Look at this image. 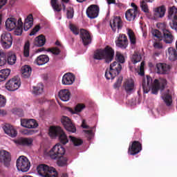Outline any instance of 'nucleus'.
I'll return each instance as SVG.
<instances>
[{
    "mask_svg": "<svg viewBox=\"0 0 177 177\" xmlns=\"http://www.w3.org/2000/svg\"><path fill=\"white\" fill-rule=\"evenodd\" d=\"M157 27H158L160 30H162L163 37L161 32L157 29L153 31L152 35L160 41L163 39L164 42L166 44H172V42H174V36L172 35V33L168 29H167V25L165 23L158 24H157Z\"/></svg>",
    "mask_w": 177,
    "mask_h": 177,
    "instance_id": "obj_3",
    "label": "nucleus"
},
{
    "mask_svg": "<svg viewBox=\"0 0 177 177\" xmlns=\"http://www.w3.org/2000/svg\"><path fill=\"white\" fill-rule=\"evenodd\" d=\"M15 35H21L23 34V21L21 18H19L17 21V28L14 31Z\"/></svg>",
    "mask_w": 177,
    "mask_h": 177,
    "instance_id": "obj_37",
    "label": "nucleus"
},
{
    "mask_svg": "<svg viewBox=\"0 0 177 177\" xmlns=\"http://www.w3.org/2000/svg\"><path fill=\"white\" fill-rule=\"evenodd\" d=\"M16 23H17V20L16 19L8 18L6 21V28L8 31H12V30H15V28L17 27Z\"/></svg>",
    "mask_w": 177,
    "mask_h": 177,
    "instance_id": "obj_25",
    "label": "nucleus"
},
{
    "mask_svg": "<svg viewBox=\"0 0 177 177\" xmlns=\"http://www.w3.org/2000/svg\"><path fill=\"white\" fill-rule=\"evenodd\" d=\"M122 76H120L116 82L113 84L114 89H119L120 86H121V84H122Z\"/></svg>",
    "mask_w": 177,
    "mask_h": 177,
    "instance_id": "obj_49",
    "label": "nucleus"
},
{
    "mask_svg": "<svg viewBox=\"0 0 177 177\" xmlns=\"http://www.w3.org/2000/svg\"><path fill=\"white\" fill-rule=\"evenodd\" d=\"M108 5H111V3L115 4V0H106Z\"/></svg>",
    "mask_w": 177,
    "mask_h": 177,
    "instance_id": "obj_60",
    "label": "nucleus"
},
{
    "mask_svg": "<svg viewBox=\"0 0 177 177\" xmlns=\"http://www.w3.org/2000/svg\"><path fill=\"white\" fill-rule=\"evenodd\" d=\"M32 142H34L32 138H20L15 141L16 145H19V146H31Z\"/></svg>",
    "mask_w": 177,
    "mask_h": 177,
    "instance_id": "obj_23",
    "label": "nucleus"
},
{
    "mask_svg": "<svg viewBox=\"0 0 177 177\" xmlns=\"http://www.w3.org/2000/svg\"><path fill=\"white\" fill-rule=\"evenodd\" d=\"M24 56L28 57L30 56V45H24Z\"/></svg>",
    "mask_w": 177,
    "mask_h": 177,
    "instance_id": "obj_51",
    "label": "nucleus"
},
{
    "mask_svg": "<svg viewBox=\"0 0 177 177\" xmlns=\"http://www.w3.org/2000/svg\"><path fill=\"white\" fill-rule=\"evenodd\" d=\"M54 160H57V164L59 167H67V161L68 160L67 158L64 157L62 156L60 158H57V159H54Z\"/></svg>",
    "mask_w": 177,
    "mask_h": 177,
    "instance_id": "obj_38",
    "label": "nucleus"
},
{
    "mask_svg": "<svg viewBox=\"0 0 177 177\" xmlns=\"http://www.w3.org/2000/svg\"><path fill=\"white\" fill-rule=\"evenodd\" d=\"M114 49L110 46H106L104 48L97 49L94 52L93 59L95 60H105V63H111L114 59Z\"/></svg>",
    "mask_w": 177,
    "mask_h": 177,
    "instance_id": "obj_4",
    "label": "nucleus"
},
{
    "mask_svg": "<svg viewBox=\"0 0 177 177\" xmlns=\"http://www.w3.org/2000/svg\"><path fill=\"white\" fill-rule=\"evenodd\" d=\"M39 30H41V26H39V25L35 26V27H34L33 29L31 30L29 35L30 37H32V35H35V34H37V32H38V31H39Z\"/></svg>",
    "mask_w": 177,
    "mask_h": 177,
    "instance_id": "obj_52",
    "label": "nucleus"
},
{
    "mask_svg": "<svg viewBox=\"0 0 177 177\" xmlns=\"http://www.w3.org/2000/svg\"><path fill=\"white\" fill-rule=\"evenodd\" d=\"M166 106L169 107L171 104H172V94H171V91L167 90L166 93H165L162 96Z\"/></svg>",
    "mask_w": 177,
    "mask_h": 177,
    "instance_id": "obj_30",
    "label": "nucleus"
},
{
    "mask_svg": "<svg viewBox=\"0 0 177 177\" xmlns=\"http://www.w3.org/2000/svg\"><path fill=\"white\" fill-rule=\"evenodd\" d=\"M21 127H24V128H28V120L21 119Z\"/></svg>",
    "mask_w": 177,
    "mask_h": 177,
    "instance_id": "obj_54",
    "label": "nucleus"
},
{
    "mask_svg": "<svg viewBox=\"0 0 177 177\" xmlns=\"http://www.w3.org/2000/svg\"><path fill=\"white\" fill-rule=\"evenodd\" d=\"M45 50H46L47 52H50L51 53H53V55H55L56 56H57V55L60 54V49H59L57 47H55L53 48H48L46 50V48H45L44 47H41L39 49L37 50V52H45Z\"/></svg>",
    "mask_w": 177,
    "mask_h": 177,
    "instance_id": "obj_33",
    "label": "nucleus"
},
{
    "mask_svg": "<svg viewBox=\"0 0 177 177\" xmlns=\"http://www.w3.org/2000/svg\"><path fill=\"white\" fill-rule=\"evenodd\" d=\"M17 60V57H16V54L15 53L10 52L7 55V63L10 66H13L16 64V61Z\"/></svg>",
    "mask_w": 177,
    "mask_h": 177,
    "instance_id": "obj_31",
    "label": "nucleus"
},
{
    "mask_svg": "<svg viewBox=\"0 0 177 177\" xmlns=\"http://www.w3.org/2000/svg\"><path fill=\"white\" fill-rule=\"evenodd\" d=\"M80 38L82 39L84 45H90V44H92V36H91L89 31L85 29L80 30Z\"/></svg>",
    "mask_w": 177,
    "mask_h": 177,
    "instance_id": "obj_15",
    "label": "nucleus"
},
{
    "mask_svg": "<svg viewBox=\"0 0 177 177\" xmlns=\"http://www.w3.org/2000/svg\"><path fill=\"white\" fill-rule=\"evenodd\" d=\"M171 66L165 63H158L156 64V71L158 74H168Z\"/></svg>",
    "mask_w": 177,
    "mask_h": 177,
    "instance_id": "obj_16",
    "label": "nucleus"
},
{
    "mask_svg": "<svg viewBox=\"0 0 177 177\" xmlns=\"http://www.w3.org/2000/svg\"><path fill=\"white\" fill-rule=\"evenodd\" d=\"M10 75V69H2L0 71V82L6 81V78Z\"/></svg>",
    "mask_w": 177,
    "mask_h": 177,
    "instance_id": "obj_35",
    "label": "nucleus"
},
{
    "mask_svg": "<svg viewBox=\"0 0 177 177\" xmlns=\"http://www.w3.org/2000/svg\"><path fill=\"white\" fill-rule=\"evenodd\" d=\"M6 54L3 52H0V66L6 64Z\"/></svg>",
    "mask_w": 177,
    "mask_h": 177,
    "instance_id": "obj_48",
    "label": "nucleus"
},
{
    "mask_svg": "<svg viewBox=\"0 0 177 177\" xmlns=\"http://www.w3.org/2000/svg\"><path fill=\"white\" fill-rule=\"evenodd\" d=\"M75 81V76L71 73H66L62 77L63 85H73Z\"/></svg>",
    "mask_w": 177,
    "mask_h": 177,
    "instance_id": "obj_18",
    "label": "nucleus"
},
{
    "mask_svg": "<svg viewBox=\"0 0 177 177\" xmlns=\"http://www.w3.org/2000/svg\"><path fill=\"white\" fill-rule=\"evenodd\" d=\"M139 75H141L142 77H143V75H145V69H140V68Z\"/></svg>",
    "mask_w": 177,
    "mask_h": 177,
    "instance_id": "obj_61",
    "label": "nucleus"
},
{
    "mask_svg": "<svg viewBox=\"0 0 177 177\" xmlns=\"http://www.w3.org/2000/svg\"><path fill=\"white\" fill-rule=\"evenodd\" d=\"M1 42L3 45H12L13 44V38L10 33H6L1 35Z\"/></svg>",
    "mask_w": 177,
    "mask_h": 177,
    "instance_id": "obj_28",
    "label": "nucleus"
},
{
    "mask_svg": "<svg viewBox=\"0 0 177 177\" xmlns=\"http://www.w3.org/2000/svg\"><path fill=\"white\" fill-rule=\"evenodd\" d=\"M167 9L165 8V6H161L154 9V17L156 19H162L164 16H165V12Z\"/></svg>",
    "mask_w": 177,
    "mask_h": 177,
    "instance_id": "obj_22",
    "label": "nucleus"
},
{
    "mask_svg": "<svg viewBox=\"0 0 177 177\" xmlns=\"http://www.w3.org/2000/svg\"><path fill=\"white\" fill-rule=\"evenodd\" d=\"M30 160L24 156H20L17 160V168L18 171H21V172H28L30 169Z\"/></svg>",
    "mask_w": 177,
    "mask_h": 177,
    "instance_id": "obj_8",
    "label": "nucleus"
},
{
    "mask_svg": "<svg viewBox=\"0 0 177 177\" xmlns=\"http://www.w3.org/2000/svg\"><path fill=\"white\" fill-rule=\"evenodd\" d=\"M6 105V98L0 94V107H5Z\"/></svg>",
    "mask_w": 177,
    "mask_h": 177,
    "instance_id": "obj_53",
    "label": "nucleus"
},
{
    "mask_svg": "<svg viewBox=\"0 0 177 177\" xmlns=\"http://www.w3.org/2000/svg\"><path fill=\"white\" fill-rule=\"evenodd\" d=\"M66 153V149L60 143L56 144L48 152V156L52 160H57L63 157Z\"/></svg>",
    "mask_w": 177,
    "mask_h": 177,
    "instance_id": "obj_7",
    "label": "nucleus"
},
{
    "mask_svg": "<svg viewBox=\"0 0 177 177\" xmlns=\"http://www.w3.org/2000/svg\"><path fill=\"white\" fill-rule=\"evenodd\" d=\"M0 115H6V111L3 110V109H0Z\"/></svg>",
    "mask_w": 177,
    "mask_h": 177,
    "instance_id": "obj_58",
    "label": "nucleus"
},
{
    "mask_svg": "<svg viewBox=\"0 0 177 177\" xmlns=\"http://www.w3.org/2000/svg\"><path fill=\"white\" fill-rule=\"evenodd\" d=\"M69 28L71 31L73 32V34H74V35H80V28H78V26L73 24H70Z\"/></svg>",
    "mask_w": 177,
    "mask_h": 177,
    "instance_id": "obj_47",
    "label": "nucleus"
},
{
    "mask_svg": "<svg viewBox=\"0 0 177 177\" xmlns=\"http://www.w3.org/2000/svg\"><path fill=\"white\" fill-rule=\"evenodd\" d=\"M147 2L145 1H141L140 3V6L141 8V10L144 13H149L150 12V10L149 9V5H147Z\"/></svg>",
    "mask_w": 177,
    "mask_h": 177,
    "instance_id": "obj_44",
    "label": "nucleus"
},
{
    "mask_svg": "<svg viewBox=\"0 0 177 177\" xmlns=\"http://www.w3.org/2000/svg\"><path fill=\"white\" fill-rule=\"evenodd\" d=\"M34 95H41L44 92V84L39 83L36 86H33Z\"/></svg>",
    "mask_w": 177,
    "mask_h": 177,
    "instance_id": "obj_40",
    "label": "nucleus"
},
{
    "mask_svg": "<svg viewBox=\"0 0 177 177\" xmlns=\"http://www.w3.org/2000/svg\"><path fill=\"white\" fill-rule=\"evenodd\" d=\"M127 35L131 45H135L136 44V37L135 36V32H133V30L129 29L127 31Z\"/></svg>",
    "mask_w": 177,
    "mask_h": 177,
    "instance_id": "obj_39",
    "label": "nucleus"
},
{
    "mask_svg": "<svg viewBox=\"0 0 177 177\" xmlns=\"http://www.w3.org/2000/svg\"><path fill=\"white\" fill-rule=\"evenodd\" d=\"M69 138L71 140V142L74 145V146H81L82 143H84V140L80 138H77L73 136H70Z\"/></svg>",
    "mask_w": 177,
    "mask_h": 177,
    "instance_id": "obj_42",
    "label": "nucleus"
},
{
    "mask_svg": "<svg viewBox=\"0 0 177 177\" xmlns=\"http://www.w3.org/2000/svg\"><path fill=\"white\" fill-rule=\"evenodd\" d=\"M84 108H85V104H77L75 107V110H73L71 108H68V110L69 113H71V114H77V113H81V111H82L83 109Z\"/></svg>",
    "mask_w": 177,
    "mask_h": 177,
    "instance_id": "obj_36",
    "label": "nucleus"
},
{
    "mask_svg": "<svg viewBox=\"0 0 177 177\" xmlns=\"http://www.w3.org/2000/svg\"><path fill=\"white\" fill-rule=\"evenodd\" d=\"M155 49H162V45H153Z\"/></svg>",
    "mask_w": 177,
    "mask_h": 177,
    "instance_id": "obj_63",
    "label": "nucleus"
},
{
    "mask_svg": "<svg viewBox=\"0 0 177 177\" xmlns=\"http://www.w3.org/2000/svg\"><path fill=\"white\" fill-rule=\"evenodd\" d=\"M116 45H128V37L124 34H120L115 41Z\"/></svg>",
    "mask_w": 177,
    "mask_h": 177,
    "instance_id": "obj_32",
    "label": "nucleus"
},
{
    "mask_svg": "<svg viewBox=\"0 0 177 177\" xmlns=\"http://www.w3.org/2000/svg\"><path fill=\"white\" fill-rule=\"evenodd\" d=\"M138 15V12L136 9H129L125 12V17L127 21H133Z\"/></svg>",
    "mask_w": 177,
    "mask_h": 177,
    "instance_id": "obj_26",
    "label": "nucleus"
},
{
    "mask_svg": "<svg viewBox=\"0 0 177 177\" xmlns=\"http://www.w3.org/2000/svg\"><path fill=\"white\" fill-rule=\"evenodd\" d=\"M34 26V17L32 14H30L26 19L24 24V31H28L31 27Z\"/></svg>",
    "mask_w": 177,
    "mask_h": 177,
    "instance_id": "obj_21",
    "label": "nucleus"
},
{
    "mask_svg": "<svg viewBox=\"0 0 177 177\" xmlns=\"http://www.w3.org/2000/svg\"><path fill=\"white\" fill-rule=\"evenodd\" d=\"M86 135H88V138H92L93 136V131L92 130L84 131Z\"/></svg>",
    "mask_w": 177,
    "mask_h": 177,
    "instance_id": "obj_56",
    "label": "nucleus"
},
{
    "mask_svg": "<svg viewBox=\"0 0 177 177\" xmlns=\"http://www.w3.org/2000/svg\"><path fill=\"white\" fill-rule=\"evenodd\" d=\"M127 93L131 94L133 89H135V82L132 79H127L123 84Z\"/></svg>",
    "mask_w": 177,
    "mask_h": 177,
    "instance_id": "obj_19",
    "label": "nucleus"
},
{
    "mask_svg": "<svg viewBox=\"0 0 177 177\" xmlns=\"http://www.w3.org/2000/svg\"><path fill=\"white\" fill-rule=\"evenodd\" d=\"M131 6L133 8V9L136 10V12H138V6L135 3H131Z\"/></svg>",
    "mask_w": 177,
    "mask_h": 177,
    "instance_id": "obj_59",
    "label": "nucleus"
},
{
    "mask_svg": "<svg viewBox=\"0 0 177 177\" xmlns=\"http://www.w3.org/2000/svg\"><path fill=\"white\" fill-rule=\"evenodd\" d=\"M8 3V0H0V10Z\"/></svg>",
    "mask_w": 177,
    "mask_h": 177,
    "instance_id": "obj_55",
    "label": "nucleus"
},
{
    "mask_svg": "<svg viewBox=\"0 0 177 177\" xmlns=\"http://www.w3.org/2000/svg\"><path fill=\"white\" fill-rule=\"evenodd\" d=\"M37 172L40 176L43 177H57V171L53 167H50L46 165H39L37 168Z\"/></svg>",
    "mask_w": 177,
    "mask_h": 177,
    "instance_id": "obj_6",
    "label": "nucleus"
},
{
    "mask_svg": "<svg viewBox=\"0 0 177 177\" xmlns=\"http://www.w3.org/2000/svg\"><path fill=\"white\" fill-rule=\"evenodd\" d=\"M48 62H49V57L46 55H39L35 60V63L37 64V66H44V64H46Z\"/></svg>",
    "mask_w": 177,
    "mask_h": 177,
    "instance_id": "obj_27",
    "label": "nucleus"
},
{
    "mask_svg": "<svg viewBox=\"0 0 177 177\" xmlns=\"http://www.w3.org/2000/svg\"><path fill=\"white\" fill-rule=\"evenodd\" d=\"M140 69H145V62H141Z\"/></svg>",
    "mask_w": 177,
    "mask_h": 177,
    "instance_id": "obj_64",
    "label": "nucleus"
},
{
    "mask_svg": "<svg viewBox=\"0 0 177 177\" xmlns=\"http://www.w3.org/2000/svg\"><path fill=\"white\" fill-rule=\"evenodd\" d=\"M169 60L176 62L177 60V51L175 48L170 47L168 48Z\"/></svg>",
    "mask_w": 177,
    "mask_h": 177,
    "instance_id": "obj_34",
    "label": "nucleus"
},
{
    "mask_svg": "<svg viewBox=\"0 0 177 177\" xmlns=\"http://www.w3.org/2000/svg\"><path fill=\"white\" fill-rule=\"evenodd\" d=\"M142 91L143 93H149L150 88H151V93L153 95H157L158 91H164L165 86H167V79L160 77L156 79L153 83V79L151 77L147 75L146 78L142 79Z\"/></svg>",
    "mask_w": 177,
    "mask_h": 177,
    "instance_id": "obj_1",
    "label": "nucleus"
},
{
    "mask_svg": "<svg viewBox=\"0 0 177 177\" xmlns=\"http://www.w3.org/2000/svg\"><path fill=\"white\" fill-rule=\"evenodd\" d=\"M54 12H62V6L63 7L64 12L66 11V5L64 3H62V4L59 3L58 0H50V2Z\"/></svg>",
    "mask_w": 177,
    "mask_h": 177,
    "instance_id": "obj_20",
    "label": "nucleus"
},
{
    "mask_svg": "<svg viewBox=\"0 0 177 177\" xmlns=\"http://www.w3.org/2000/svg\"><path fill=\"white\" fill-rule=\"evenodd\" d=\"M142 60V55L139 54L138 52H135L131 57V62L133 64H136V63H139Z\"/></svg>",
    "mask_w": 177,
    "mask_h": 177,
    "instance_id": "obj_43",
    "label": "nucleus"
},
{
    "mask_svg": "<svg viewBox=\"0 0 177 177\" xmlns=\"http://www.w3.org/2000/svg\"><path fill=\"white\" fill-rule=\"evenodd\" d=\"M32 69L30 66L25 65L21 67V75L23 78H30Z\"/></svg>",
    "mask_w": 177,
    "mask_h": 177,
    "instance_id": "obj_29",
    "label": "nucleus"
},
{
    "mask_svg": "<svg viewBox=\"0 0 177 177\" xmlns=\"http://www.w3.org/2000/svg\"><path fill=\"white\" fill-rule=\"evenodd\" d=\"M61 122L64 125L65 129L68 131V132H72L73 133L76 132L77 129L75 128L74 124H73V122H71V120L68 118V117L63 116L61 119Z\"/></svg>",
    "mask_w": 177,
    "mask_h": 177,
    "instance_id": "obj_10",
    "label": "nucleus"
},
{
    "mask_svg": "<svg viewBox=\"0 0 177 177\" xmlns=\"http://www.w3.org/2000/svg\"><path fill=\"white\" fill-rule=\"evenodd\" d=\"M169 17L177 20V8L174 6L169 8Z\"/></svg>",
    "mask_w": 177,
    "mask_h": 177,
    "instance_id": "obj_41",
    "label": "nucleus"
},
{
    "mask_svg": "<svg viewBox=\"0 0 177 177\" xmlns=\"http://www.w3.org/2000/svg\"><path fill=\"white\" fill-rule=\"evenodd\" d=\"M110 26L113 32L117 31V28L118 30H121L122 28V19L121 17H114L113 19H111Z\"/></svg>",
    "mask_w": 177,
    "mask_h": 177,
    "instance_id": "obj_12",
    "label": "nucleus"
},
{
    "mask_svg": "<svg viewBox=\"0 0 177 177\" xmlns=\"http://www.w3.org/2000/svg\"><path fill=\"white\" fill-rule=\"evenodd\" d=\"M3 129L5 133L11 138H16L17 136V131H16L13 126L10 125V124H6L3 127Z\"/></svg>",
    "mask_w": 177,
    "mask_h": 177,
    "instance_id": "obj_17",
    "label": "nucleus"
},
{
    "mask_svg": "<svg viewBox=\"0 0 177 177\" xmlns=\"http://www.w3.org/2000/svg\"><path fill=\"white\" fill-rule=\"evenodd\" d=\"M37 127H38V123L34 119L28 120V128L29 129L37 128Z\"/></svg>",
    "mask_w": 177,
    "mask_h": 177,
    "instance_id": "obj_46",
    "label": "nucleus"
},
{
    "mask_svg": "<svg viewBox=\"0 0 177 177\" xmlns=\"http://www.w3.org/2000/svg\"><path fill=\"white\" fill-rule=\"evenodd\" d=\"M58 96L62 102H68L70 100L71 93L68 89H62L59 92Z\"/></svg>",
    "mask_w": 177,
    "mask_h": 177,
    "instance_id": "obj_24",
    "label": "nucleus"
},
{
    "mask_svg": "<svg viewBox=\"0 0 177 177\" xmlns=\"http://www.w3.org/2000/svg\"><path fill=\"white\" fill-rule=\"evenodd\" d=\"M142 150V143L139 141L134 140L129 144L128 149V154L130 156H136Z\"/></svg>",
    "mask_w": 177,
    "mask_h": 177,
    "instance_id": "obj_9",
    "label": "nucleus"
},
{
    "mask_svg": "<svg viewBox=\"0 0 177 177\" xmlns=\"http://www.w3.org/2000/svg\"><path fill=\"white\" fill-rule=\"evenodd\" d=\"M36 42H37L38 45H45L46 43V38L44 35H40L35 38Z\"/></svg>",
    "mask_w": 177,
    "mask_h": 177,
    "instance_id": "obj_45",
    "label": "nucleus"
},
{
    "mask_svg": "<svg viewBox=\"0 0 177 177\" xmlns=\"http://www.w3.org/2000/svg\"><path fill=\"white\" fill-rule=\"evenodd\" d=\"M86 15L89 19H96L99 16V6L91 5L86 9Z\"/></svg>",
    "mask_w": 177,
    "mask_h": 177,
    "instance_id": "obj_13",
    "label": "nucleus"
},
{
    "mask_svg": "<svg viewBox=\"0 0 177 177\" xmlns=\"http://www.w3.org/2000/svg\"><path fill=\"white\" fill-rule=\"evenodd\" d=\"M48 133L50 138H58V140L62 145H67V143H68L67 135H66V133L60 127H50Z\"/></svg>",
    "mask_w": 177,
    "mask_h": 177,
    "instance_id": "obj_5",
    "label": "nucleus"
},
{
    "mask_svg": "<svg viewBox=\"0 0 177 177\" xmlns=\"http://www.w3.org/2000/svg\"><path fill=\"white\" fill-rule=\"evenodd\" d=\"M10 161H12L10 153L5 150L0 151V162H3L6 167H9Z\"/></svg>",
    "mask_w": 177,
    "mask_h": 177,
    "instance_id": "obj_14",
    "label": "nucleus"
},
{
    "mask_svg": "<svg viewBox=\"0 0 177 177\" xmlns=\"http://www.w3.org/2000/svg\"><path fill=\"white\" fill-rule=\"evenodd\" d=\"M82 128H84V129H88V128H89V126L86 125L85 120H82Z\"/></svg>",
    "mask_w": 177,
    "mask_h": 177,
    "instance_id": "obj_57",
    "label": "nucleus"
},
{
    "mask_svg": "<svg viewBox=\"0 0 177 177\" xmlns=\"http://www.w3.org/2000/svg\"><path fill=\"white\" fill-rule=\"evenodd\" d=\"M67 19H73L74 17V8L69 7L66 12Z\"/></svg>",
    "mask_w": 177,
    "mask_h": 177,
    "instance_id": "obj_50",
    "label": "nucleus"
},
{
    "mask_svg": "<svg viewBox=\"0 0 177 177\" xmlns=\"http://www.w3.org/2000/svg\"><path fill=\"white\" fill-rule=\"evenodd\" d=\"M20 80L17 77H13L6 84V88L8 91H15L20 88Z\"/></svg>",
    "mask_w": 177,
    "mask_h": 177,
    "instance_id": "obj_11",
    "label": "nucleus"
},
{
    "mask_svg": "<svg viewBox=\"0 0 177 177\" xmlns=\"http://www.w3.org/2000/svg\"><path fill=\"white\" fill-rule=\"evenodd\" d=\"M145 13L148 19H153V16H151V13H150V11H149V12H145Z\"/></svg>",
    "mask_w": 177,
    "mask_h": 177,
    "instance_id": "obj_62",
    "label": "nucleus"
},
{
    "mask_svg": "<svg viewBox=\"0 0 177 177\" xmlns=\"http://www.w3.org/2000/svg\"><path fill=\"white\" fill-rule=\"evenodd\" d=\"M115 60L111 64L109 69H106L105 72V77L106 80H114L122 70V65L120 63H125V57L120 52H116Z\"/></svg>",
    "mask_w": 177,
    "mask_h": 177,
    "instance_id": "obj_2",
    "label": "nucleus"
}]
</instances>
